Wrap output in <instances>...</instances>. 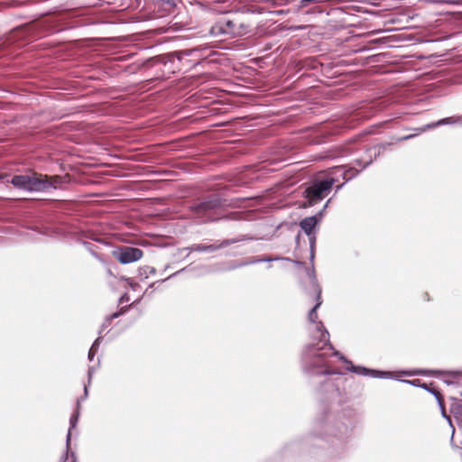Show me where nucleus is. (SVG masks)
Wrapping results in <instances>:
<instances>
[{"label":"nucleus","mask_w":462,"mask_h":462,"mask_svg":"<svg viewBox=\"0 0 462 462\" xmlns=\"http://www.w3.org/2000/svg\"><path fill=\"white\" fill-rule=\"evenodd\" d=\"M362 385L356 377H326L317 389L320 409L310 423L308 439L330 459H341L356 426V411L344 403L358 398Z\"/></svg>","instance_id":"1"},{"label":"nucleus","mask_w":462,"mask_h":462,"mask_svg":"<svg viewBox=\"0 0 462 462\" xmlns=\"http://www.w3.org/2000/svg\"><path fill=\"white\" fill-rule=\"evenodd\" d=\"M356 173L357 171L354 169L346 171L343 167L333 168L314 179L301 194L308 199L309 205L317 203L330 193L332 187L339 181V177L348 180Z\"/></svg>","instance_id":"2"},{"label":"nucleus","mask_w":462,"mask_h":462,"mask_svg":"<svg viewBox=\"0 0 462 462\" xmlns=\"http://www.w3.org/2000/svg\"><path fill=\"white\" fill-rule=\"evenodd\" d=\"M317 332L319 341L316 345L308 346L304 354L306 365L310 367L321 368L319 372L321 375H331L333 373L326 367L325 357L332 355L333 346L329 343V334L325 329L322 322L317 323Z\"/></svg>","instance_id":"3"},{"label":"nucleus","mask_w":462,"mask_h":462,"mask_svg":"<svg viewBox=\"0 0 462 462\" xmlns=\"http://www.w3.org/2000/svg\"><path fill=\"white\" fill-rule=\"evenodd\" d=\"M319 220L316 217H308L302 219L300 223V228L304 231V233L309 236V242L303 241V245L300 244V236L298 235L296 237V247L294 251V260L291 259V262H293V266H291V273L297 272V261L301 263L302 267H308L306 263L303 261L305 259L314 258V246H315V236L313 235V230L317 226Z\"/></svg>","instance_id":"4"},{"label":"nucleus","mask_w":462,"mask_h":462,"mask_svg":"<svg viewBox=\"0 0 462 462\" xmlns=\"http://www.w3.org/2000/svg\"><path fill=\"white\" fill-rule=\"evenodd\" d=\"M11 183L17 189L27 191H42L51 187L58 188L62 183V177L48 176L42 173L32 172L25 175H14Z\"/></svg>","instance_id":"5"},{"label":"nucleus","mask_w":462,"mask_h":462,"mask_svg":"<svg viewBox=\"0 0 462 462\" xmlns=\"http://www.w3.org/2000/svg\"><path fill=\"white\" fill-rule=\"evenodd\" d=\"M345 369L350 373L363 375H462V372H441V371H427V370H411L400 372H383L377 370H370L362 366H356L352 362L343 358Z\"/></svg>","instance_id":"6"},{"label":"nucleus","mask_w":462,"mask_h":462,"mask_svg":"<svg viewBox=\"0 0 462 462\" xmlns=\"http://www.w3.org/2000/svg\"><path fill=\"white\" fill-rule=\"evenodd\" d=\"M297 272H291L294 278L297 279L300 283H303L305 286L313 289L317 297V303L311 309L309 313V319L316 323L318 319L317 310L321 305V289L317 283L316 276L314 274L313 268L310 267H302L301 263L297 261Z\"/></svg>","instance_id":"7"},{"label":"nucleus","mask_w":462,"mask_h":462,"mask_svg":"<svg viewBox=\"0 0 462 462\" xmlns=\"http://www.w3.org/2000/svg\"><path fill=\"white\" fill-rule=\"evenodd\" d=\"M221 206L222 201L219 196L217 194H211L195 202L190 207V210L197 217H206Z\"/></svg>","instance_id":"8"},{"label":"nucleus","mask_w":462,"mask_h":462,"mask_svg":"<svg viewBox=\"0 0 462 462\" xmlns=\"http://www.w3.org/2000/svg\"><path fill=\"white\" fill-rule=\"evenodd\" d=\"M386 378L393 379V380H395V381H398V382H401L403 383H407V384H410V385H412L415 387H420V388L428 391L432 395H434V397L438 402V405L439 406L442 416L444 418L448 419V416H447L446 411H445L444 402H443L439 391L436 389V387L432 383H430V384L420 383L418 380H406V379H402V377H397V376L386 377Z\"/></svg>","instance_id":"9"},{"label":"nucleus","mask_w":462,"mask_h":462,"mask_svg":"<svg viewBox=\"0 0 462 462\" xmlns=\"http://www.w3.org/2000/svg\"><path fill=\"white\" fill-rule=\"evenodd\" d=\"M113 255L120 263L128 264L142 259L143 252L136 247L123 246L117 251H114Z\"/></svg>","instance_id":"10"},{"label":"nucleus","mask_w":462,"mask_h":462,"mask_svg":"<svg viewBox=\"0 0 462 462\" xmlns=\"http://www.w3.org/2000/svg\"><path fill=\"white\" fill-rule=\"evenodd\" d=\"M211 32L215 36H219L222 34L235 36L241 33V32L237 29L236 23L228 19H222L218 21L215 25L212 26Z\"/></svg>","instance_id":"11"},{"label":"nucleus","mask_w":462,"mask_h":462,"mask_svg":"<svg viewBox=\"0 0 462 462\" xmlns=\"http://www.w3.org/2000/svg\"><path fill=\"white\" fill-rule=\"evenodd\" d=\"M90 384V377H88V383H85L84 384V397L83 398H79L77 400V408H76V411L75 412L71 415L70 419H69V432H68V435H67V446H69V440H70V430L71 429L75 428L77 423H78V420H79V409H80V402L86 399L88 397V385Z\"/></svg>","instance_id":"12"},{"label":"nucleus","mask_w":462,"mask_h":462,"mask_svg":"<svg viewBox=\"0 0 462 462\" xmlns=\"http://www.w3.org/2000/svg\"><path fill=\"white\" fill-rule=\"evenodd\" d=\"M230 245L229 240H224L223 242L219 244H211V245H205V244H198L194 245L192 247L193 251L196 252H215L220 248H223L226 245Z\"/></svg>","instance_id":"13"},{"label":"nucleus","mask_w":462,"mask_h":462,"mask_svg":"<svg viewBox=\"0 0 462 462\" xmlns=\"http://www.w3.org/2000/svg\"><path fill=\"white\" fill-rule=\"evenodd\" d=\"M98 346H99V343H98V339H97L94 344L92 345V346L90 347L89 349V352H88V358L90 360L93 359L94 356L96 355V353L97 352L98 350Z\"/></svg>","instance_id":"14"},{"label":"nucleus","mask_w":462,"mask_h":462,"mask_svg":"<svg viewBox=\"0 0 462 462\" xmlns=\"http://www.w3.org/2000/svg\"><path fill=\"white\" fill-rule=\"evenodd\" d=\"M444 380L443 382L449 385V384H454L456 383H457V379H459L460 377H449V376H447V377H442Z\"/></svg>","instance_id":"15"},{"label":"nucleus","mask_w":462,"mask_h":462,"mask_svg":"<svg viewBox=\"0 0 462 462\" xmlns=\"http://www.w3.org/2000/svg\"><path fill=\"white\" fill-rule=\"evenodd\" d=\"M126 310V307H123L120 311L115 312L108 317V320H112L114 319L118 318L121 314H123Z\"/></svg>","instance_id":"16"},{"label":"nucleus","mask_w":462,"mask_h":462,"mask_svg":"<svg viewBox=\"0 0 462 462\" xmlns=\"http://www.w3.org/2000/svg\"><path fill=\"white\" fill-rule=\"evenodd\" d=\"M445 122H446V120H441V121H439V123H437V124H436V125H440V124H443V123H445ZM434 126H435V125H427L426 127H424V128H420V129H419V130H420V132H423V131H425L427 128H431V127H434Z\"/></svg>","instance_id":"17"},{"label":"nucleus","mask_w":462,"mask_h":462,"mask_svg":"<svg viewBox=\"0 0 462 462\" xmlns=\"http://www.w3.org/2000/svg\"><path fill=\"white\" fill-rule=\"evenodd\" d=\"M414 134H410V135H405V136H402L400 138L397 139L398 142H402V141H406L408 139H411V137H413Z\"/></svg>","instance_id":"18"},{"label":"nucleus","mask_w":462,"mask_h":462,"mask_svg":"<svg viewBox=\"0 0 462 462\" xmlns=\"http://www.w3.org/2000/svg\"><path fill=\"white\" fill-rule=\"evenodd\" d=\"M128 300H129V298L127 297L126 294H125L124 296L121 297L120 302L123 303L125 301H127Z\"/></svg>","instance_id":"19"},{"label":"nucleus","mask_w":462,"mask_h":462,"mask_svg":"<svg viewBox=\"0 0 462 462\" xmlns=\"http://www.w3.org/2000/svg\"><path fill=\"white\" fill-rule=\"evenodd\" d=\"M424 300H430V296H429V293H428V292H425V293H424Z\"/></svg>","instance_id":"20"},{"label":"nucleus","mask_w":462,"mask_h":462,"mask_svg":"<svg viewBox=\"0 0 462 462\" xmlns=\"http://www.w3.org/2000/svg\"><path fill=\"white\" fill-rule=\"evenodd\" d=\"M172 55L176 56L179 60L181 59V53H173Z\"/></svg>","instance_id":"21"},{"label":"nucleus","mask_w":462,"mask_h":462,"mask_svg":"<svg viewBox=\"0 0 462 462\" xmlns=\"http://www.w3.org/2000/svg\"><path fill=\"white\" fill-rule=\"evenodd\" d=\"M291 160H292V156L291 155V164H297V163H299V162H298V161L291 162Z\"/></svg>","instance_id":"22"},{"label":"nucleus","mask_w":462,"mask_h":462,"mask_svg":"<svg viewBox=\"0 0 462 462\" xmlns=\"http://www.w3.org/2000/svg\"><path fill=\"white\" fill-rule=\"evenodd\" d=\"M371 162H372V161H371V160H370V161H368V162H365V164L363 166V168H365L366 165L370 164Z\"/></svg>","instance_id":"23"},{"label":"nucleus","mask_w":462,"mask_h":462,"mask_svg":"<svg viewBox=\"0 0 462 462\" xmlns=\"http://www.w3.org/2000/svg\"><path fill=\"white\" fill-rule=\"evenodd\" d=\"M6 174H0V180H3Z\"/></svg>","instance_id":"24"}]
</instances>
